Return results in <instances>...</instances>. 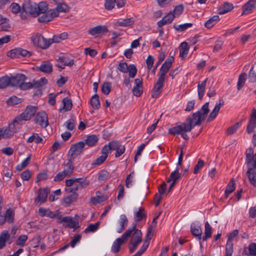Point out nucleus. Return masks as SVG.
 Segmentation results:
<instances>
[{
    "label": "nucleus",
    "mask_w": 256,
    "mask_h": 256,
    "mask_svg": "<svg viewBox=\"0 0 256 256\" xmlns=\"http://www.w3.org/2000/svg\"><path fill=\"white\" fill-rule=\"evenodd\" d=\"M164 81L158 80L152 92V97L157 98L162 92Z\"/></svg>",
    "instance_id": "dca6fc26"
},
{
    "label": "nucleus",
    "mask_w": 256,
    "mask_h": 256,
    "mask_svg": "<svg viewBox=\"0 0 256 256\" xmlns=\"http://www.w3.org/2000/svg\"><path fill=\"white\" fill-rule=\"evenodd\" d=\"M208 78H206L205 80L202 82H200L198 83V96L200 100H202V98L205 92V88L206 86V82L208 80Z\"/></svg>",
    "instance_id": "c85d7f7f"
},
{
    "label": "nucleus",
    "mask_w": 256,
    "mask_h": 256,
    "mask_svg": "<svg viewBox=\"0 0 256 256\" xmlns=\"http://www.w3.org/2000/svg\"><path fill=\"white\" fill-rule=\"evenodd\" d=\"M236 188V183L233 178L231 179L230 182L226 186L224 191V196L227 198L228 195L232 193Z\"/></svg>",
    "instance_id": "7c9ffc66"
},
{
    "label": "nucleus",
    "mask_w": 256,
    "mask_h": 256,
    "mask_svg": "<svg viewBox=\"0 0 256 256\" xmlns=\"http://www.w3.org/2000/svg\"><path fill=\"white\" fill-rule=\"evenodd\" d=\"M32 54V52L22 48H16L8 52V56L12 58H28Z\"/></svg>",
    "instance_id": "6e6552de"
},
{
    "label": "nucleus",
    "mask_w": 256,
    "mask_h": 256,
    "mask_svg": "<svg viewBox=\"0 0 256 256\" xmlns=\"http://www.w3.org/2000/svg\"><path fill=\"white\" fill-rule=\"evenodd\" d=\"M234 8L233 5L228 2H226L221 5L218 9V13L222 14L231 11Z\"/></svg>",
    "instance_id": "b1692460"
},
{
    "label": "nucleus",
    "mask_w": 256,
    "mask_h": 256,
    "mask_svg": "<svg viewBox=\"0 0 256 256\" xmlns=\"http://www.w3.org/2000/svg\"><path fill=\"white\" fill-rule=\"evenodd\" d=\"M241 124L240 122H236L234 125L232 126H230L226 130V134L228 135H231L233 134H234L237 129L238 128V126Z\"/></svg>",
    "instance_id": "6e6d98bb"
},
{
    "label": "nucleus",
    "mask_w": 256,
    "mask_h": 256,
    "mask_svg": "<svg viewBox=\"0 0 256 256\" xmlns=\"http://www.w3.org/2000/svg\"><path fill=\"white\" fill-rule=\"evenodd\" d=\"M50 192V190L48 188H39L38 196L34 200L35 203L42 204L46 202Z\"/></svg>",
    "instance_id": "9b49d317"
},
{
    "label": "nucleus",
    "mask_w": 256,
    "mask_h": 256,
    "mask_svg": "<svg viewBox=\"0 0 256 256\" xmlns=\"http://www.w3.org/2000/svg\"><path fill=\"white\" fill-rule=\"evenodd\" d=\"M36 123L42 127L46 128L48 124V116L46 112H38L35 118Z\"/></svg>",
    "instance_id": "ddd939ff"
},
{
    "label": "nucleus",
    "mask_w": 256,
    "mask_h": 256,
    "mask_svg": "<svg viewBox=\"0 0 256 256\" xmlns=\"http://www.w3.org/2000/svg\"><path fill=\"white\" fill-rule=\"evenodd\" d=\"M180 49V56L182 58H184L188 54L189 47L188 46V44L186 42H182L179 46Z\"/></svg>",
    "instance_id": "72a5a7b5"
},
{
    "label": "nucleus",
    "mask_w": 256,
    "mask_h": 256,
    "mask_svg": "<svg viewBox=\"0 0 256 256\" xmlns=\"http://www.w3.org/2000/svg\"><path fill=\"white\" fill-rule=\"evenodd\" d=\"M128 70L129 76L132 78L135 77L137 72L136 66L134 64H130L128 66Z\"/></svg>",
    "instance_id": "bf43d9fd"
},
{
    "label": "nucleus",
    "mask_w": 256,
    "mask_h": 256,
    "mask_svg": "<svg viewBox=\"0 0 256 256\" xmlns=\"http://www.w3.org/2000/svg\"><path fill=\"white\" fill-rule=\"evenodd\" d=\"M90 104L92 106L98 110L100 106V102L99 100V96L98 94H94L90 98Z\"/></svg>",
    "instance_id": "a19ab883"
},
{
    "label": "nucleus",
    "mask_w": 256,
    "mask_h": 256,
    "mask_svg": "<svg viewBox=\"0 0 256 256\" xmlns=\"http://www.w3.org/2000/svg\"><path fill=\"white\" fill-rule=\"evenodd\" d=\"M62 221L64 223L66 224H64V226L66 228L68 227L70 228H76V225L78 224V222L74 220L73 218L70 216H66L62 218Z\"/></svg>",
    "instance_id": "4be33fe9"
},
{
    "label": "nucleus",
    "mask_w": 256,
    "mask_h": 256,
    "mask_svg": "<svg viewBox=\"0 0 256 256\" xmlns=\"http://www.w3.org/2000/svg\"><path fill=\"white\" fill-rule=\"evenodd\" d=\"M10 80L8 76L0 78V89L5 88L10 86Z\"/></svg>",
    "instance_id": "58836bf2"
},
{
    "label": "nucleus",
    "mask_w": 256,
    "mask_h": 256,
    "mask_svg": "<svg viewBox=\"0 0 256 256\" xmlns=\"http://www.w3.org/2000/svg\"><path fill=\"white\" fill-rule=\"evenodd\" d=\"M128 224V220L124 214H122L120 217V228L118 230V232L119 233L122 232L124 229L125 227L127 226Z\"/></svg>",
    "instance_id": "ea45409f"
},
{
    "label": "nucleus",
    "mask_w": 256,
    "mask_h": 256,
    "mask_svg": "<svg viewBox=\"0 0 256 256\" xmlns=\"http://www.w3.org/2000/svg\"><path fill=\"white\" fill-rule=\"evenodd\" d=\"M4 216L7 222L9 223L12 222L14 218V210L11 208L7 210Z\"/></svg>",
    "instance_id": "49530a36"
},
{
    "label": "nucleus",
    "mask_w": 256,
    "mask_h": 256,
    "mask_svg": "<svg viewBox=\"0 0 256 256\" xmlns=\"http://www.w3.org/2000/svg\"><path fill=\"white\" fill-rule=\"evenodd\" d=\"M135 221L139 222L146 218L147 215L143 207H140L138 210L134 214Z\"/></svg>",
    "instance_id": "c756f323"
},
{
    "label": "nucleus",
    "mask_w": 256,
    "mask_h": 256,
    "mask_svg": "<svg viewBox=\"0 0 256 256\" xmlns=\"http://www.w3.org/2000/svg\"><path fill=\"white\" fill-rule=\"evenodd\" d=\"M48 9V4L46 2H41L36 4L30 0H26L22 5L21 18L24 20L28 15L36 17L42 13L46 12Z\"/></svg>",
    "instance_id": "f257e3e1"
},
{
    "label": "nucleus",
    "mask_w": 256,
    "mask_h": 256,
    "mask_svg": "<svg viewBox=\"0 0 256 256\" xmlns=\"http://www.w3.org/2000/svg\"><path fill=\"white\" fill-rule=\"evenodd\" d=\"M32 118L28 114V112L24 110V112L22 113L18 116L16 117L14 120V122H18L23 120H30Z\"/></svg>",
    "instance_id": "79ce46f5"
},
{
    "label": "nucleus",
    "mask_w": 256,
    "mask_h": 256,
    "mask_svg": "<svg viewBox=\"0 0 256 256\" xmlns=\"http://www.w3.org/2000/svg\"><path fill=\"white\" fill-rule=\"evenodd\" d=\"M62 104H63L62 107L59 109V112H66L71 110L72 106V100L71 99L67 97L64 98L62 100Z\"/></svg>",
    "instance_id": "412c9836"
},
{
    "label": "nucleus",
    "mask_w": 256,
    "mask_h": 256,
    "mask_svg": "<svg viewBox=\"0 0 256 256\" xmlns=\"http://www.w3.org/2000/svg\"><path fill=\"white\" fill-rule=\"evenodd\" d=\"M36 70L45 74H50L52 72L53 66L50 61H42L40 66L36 67Z\"/></svg>",
    "instance_id": "4468645a"
},
{
    "label": "nucleus",
    "mask_w": 256,
    "mask_h": 256,
    "mask_svg": "<svg viewBox=\"0 0 256 256\" xmlns=\"http://www.w3.org/2000/svg\"><path fill=\"white\" fill-rule=\"evenodd\" d=\"M74 160V158H70L68 159V162L66 163V170H64V171H65L66 174H68V176L71 175L74 171V166L72 164V161Z\"/></svg>",
    "instance_id": "c9c22d12"
},
{
    "label": "nucleus",
    "mask_w": 256,
    "mask_h": 256,
    "mask_svg": "<svg viewBox=\"0 0 256 256\" xmlns=\"http://www.w3.org/2000/svg\"><path fill=\"white\" fill-rule=\"evenodd\" d=\"M78 194L74 192L72 194L64 198V202L68 205L72 203L76 202L78 199Z\"/></svg>",
    "instance_id": "f704fd0d"
},
{
    "label": "nucleus",
    "mask_w": 256,
    "mask_h": 256,
    "mask_svg": "<svg viewBox=\"0 0 256 256\" xmlns=\"http://www.w3.org/2000/svg\"><path fill=\"white\" fill-rule=\"evenodd\" d=\"M246 78V73H242L238 76L237 83V89L239 90L244 86Z\"/></svg>",
    "instance_id": "c03bdc74"
},
{
    "label": "nucleus",
    "mask_w": 256,
    "mask_h": 256,
    "mask_svg": "<svg viewBox=\"0 0 256 256\" xmlns=\"http://www.w3.org/2000/svg\"><path fill=\"white\" fill-rule=\"evenodd\" d=\"M76 182L78 183L80 185L81 188H84L88 186L90 182L86 179V178H75Z\"/></svg>",
    "instance_id": "de8ad7c7"
},
{
    "label": "nucleus",
    "mask_w": 256,
    "mask_h": 256,
    "mask_svg": "<svg viewBox=\"0 0 256 256\" xmlns=\"http://www.w3.org/2000/svg\"><path fill=\"white\" fill-rule=\"evenodd\" d=\"M128 66L126 62H120L118 66V70L122 72L126 73L128 71Z\"/></svg>",
    "instance_id": "338daca9"
},
{
    "label": "nucleus",
    "mask_w": 256,
    "mask_h": 256,
    "mask_svg": "<svg viewBox=\"0 0 256 256\" xmlns=\"http://www.w3.org/2000/svg\"><path fill=\"white\" fill-rule=\"evenodd\" d=\"M57 61L63 63L64 65L65 66H73L74 64V60H73L68 61V58L64 56L59 57Z\"/></svg>",
    "instance_id": "864d4df0"
},
{
    "label": "nucleus",
    "mask_w": 256,
    "mask_h": 256,
    "mask_svg": "<svg viewBox=\"0 0 256 256\" xmlns=\"http://www.w3.org/2000/svg\"><path fill=\"white\" fill-rule=\"evenodd\" d=\"M105 200V198L104 196H96V197H92L90 199V202L96 205V204H100L102 202H103Z\"/></svg>",
    "instance_id": "e2e57ef3"
},
{
    "label": "nucleus",
    "mask_w": 256,
    "mask_h": 256,
    "mask_svg": "<svg viewBox=\"0 0 256 256\" xmlns=\"http://www.w3.org/2000/svg\"><path fill=\"white\" fill-rule=\"evenodd\" d=\"M192 26V23H186L178 25L174 24V28L177 31L182 32L191 27Z\"/></svg>",
    "instance_id": "09e8293b"
},
{
    "label": "nucleus",
    "mask_w": 256,
    "mask_h": 256,
    "mask_svg": "<svg viewBox=\"0 0 256 256\" xmlns=\"http://www.w3.org/2000/svg\"><path fill=\"white\" fill-rule=\"evenodd\" d=\"M256 5V1L254 0H250L248 1L242 6V14H248L254 8Z\"/></svg>",
    "instance_id": "393cba45"
},
{
    "label": "nucleus",
    "mask_w": 256,
    "mask_h": 256,
    "mask_svg": "<svg viewBox=\"0 0 256 256\" xmlns=\"http://www.w3.org/2000/svg\"><path fill=\"white\" fill-rule=\"evenodd\" d=\"M10 238L8 230H3L0 234V249L3 248L6 245V242Z\"/></svg>",
    "instance_id": "bb28decb"
},
{
    "label": "nucleus",
    "mask_w": 256,
    "mask_h": 256,
    "mask_svg": "<svg viewBox=\"0 0 256 256\" xmlns=\"http://www.w3.org/2000/svg\"><path fill=\"white\" fill-rule=\"evenodd\" d=\"M220 18L218 16L215 15L209 18L204 24L205 27L208 28H210L214 26L218 21Z\"/></svg>",
    "instance_id": "2f4dec72"
},
{
    "label": "nucleus",
    "mask_w": 256,
    "mask_h": 256,
    "mask_svg": "<svg viewBox=\"0 0 256 256\" xmlns=\"http://www.w3.org/2000/svg\"><path fill=\"white\" fill-rule=\"evenodd\" d=\"M131 235L132 236L130 241L128 248L130 252L133 253L137 248L138 244L142 242V233L140 230L136 229V228Z\"/></svg>",
    "instance_id": "39448f33"
},
{
    "label": "nucleus",
    "mask_w": 256,
    "mask_h": 256,
    "mask_svg": "<svg viewBox=\"0 0 256 256\" xmlns=\"http://www.w3.org/2000/svg\"><path fill=\"white\" fill-rule=\"evenodd\" d=\"M256 126V122L249 120L248 124L246 126V132L248 134H251Z\"/></svg>",
    "instance_id": "680f3d73"
},
{
    "label": "nucleus",
    "mask_w": 256,
    "mask_h": 256,
    "mask_svg": "<svg viewBox=\"0 0 256 256\" xmlns=\"http://www.w3.org/2000/svg\"><path fill=\"white\" fill-rule=\"evenodd\" d=\"M116 0H106L104 4L105 9L108 10H112L115 6Z\"/></svg>",
    "instance_id": "4d7b16f0"
},
{
    "label": "nucleus",
    "mask_w": 256,
    "mask_h": 256,
    "mask_svg": "<svg viewBox=\"0 0 256 256\" xmlns=\"http://www.w3.org/2000/svg\"><path fill=\"white\" fill-rule=\"evenodd\" d=\"M22 102V99L18 98L15 96H12L8 98L6 101L8 105L14 106L20 104Z\"/></svg>",
    "instance_id": "8fccbe9b"
},
{
    "label": "nucleus",
    "mask_w": 256,
    "mask_h": 256,
    "mask_svg": "<svg viewBox=\"0 0 256 256\" xmlns=\"http://www.w3.org/2000/svg\"><path fill=\"white\" fill-rule=\"evenodd\" d=\"M16 122H12L9 124L8 127L0 128V134L4 138H8L12 136L16 132V128L15 126Z\"/></svg>",
    "instance_id": "1a4fd4ad"
},
{
    "label": "nucleus",
    "mask_w": 256,
    "mask_h": 256,
    "mask_svg": "<svg viewBox=\"0 0 256 256\" xmlns=\"http://www.w3.org/2000/svg\"><path fill=\"white\" fill-rule=\"evenodd\" d=\"M174 61V58L173 56H169L164 62L162 64V67L164 68V69L169 70L172 66V64Z\"/></svg>",
    "instance_id": "3c124183"
},
{
    "label": "nucleus",
    "mask_w": 256,
    "mask_h": 256,
    "mask_svg": "<svg viewBox=\"0 0 256 256\" xmlns=\"http://www.w3.org/2000/svg\"><path fill=\"white\" fill-rule=\"evenodd\" d=\"M212 228L209 223L206 222L204 226V235L202 237L204 241L206 240L208 238L212 236Z\"/></svg>",
    "instance_id": "e433bc0d"
},
{
    "label": "nucleus",
    "mask_w": 256,
    "mask_h": 256,
    "mask_svg": "<svg viewBox=\"0 0 256 256\" xmlns=\"http://www.w3.org/2000/svg\"><path fill=\"white\" fill-rule=\"evenodd\" d=\"M248 249L249 250V254H248L246 253V254L256 256V244H250L248 246Z\"/></svg>",
    "instance_id": "774afa93"
},
{
    "label": "nucleus",
    "mask_w": 256,
    "mask_h": 256,
    "mask_svg": "<svg viewBox=\"0 0 256 256\" xmlns=\"http://www.w3.org/2000/svg\"><path fill=\"white\" fill-rule=\"evenodd\" d=\"M174 18L175 15L174 14V12L170 11L168 14L164 16L158 22L157 24L158 27L162 28L164 25L170 24Z\"/></svg>",
    "instance_id": "f3484780"
},
{
    "label": "nucleus",
    "mask_w": 256,
    "mask_h": 256,
    "mask_svg": "<svg viewBox=\"0 0 256 256\" xmlns=\"http://www.w3.org/2000/svg\"><path fill=\"white\" fill-rule=\"evenodd\" d=\"M98 140V137L94 134L88 136L85 140V144L88 146H92L96 144Z\"/></svg>",
    "instance_id": "473e14b6"
},
{
    "label": "nucleus",
    "mask_w": 256,
    "mask_h": 256,
    "mask_svg": "<svg viewBox=\"0 0 256 256\" xmlns=\"http://www.w3.org/2000/svg\"><path fill=\"white\" fill-rule=\"evenodd\" d=\"M187 125L186 123H182V124L174 126L169 130V133L173 135L181 134L182 132H189L190 130H187Z\"/></svg>",
    "instance_id": "a211bd4d"
},
{
    "label": "nucleus",
    "mask_w": 256,
    "mask_h": 256,
    "mask_svg": "<svg viewBox=\"0 0 256 256\" xmlns=\"http://www.w3.org/2000/svg\"><path fill=\"white\" fill-rule=\"evenodd\" d=\"M10 9L12 12L14 14H17L19 12L21 14L22 11V7L21 8L18 4L15 2H13L10 4Z\"/></svg>",
    "instance_id": "603ef678"
},
{
    "label": "nucleus",
    "mask_w": 256,
    "mask_h": 256,
    "mask_svg": "<svg viewBox=\"0 0 256 256\" xmlns=\"http://www.w3.org/2000/svg\"><path fill=\"white\" fill-rule=\"evenodd\" d=\"M38 108L32 106H28L26 108L25 110L28 112V114L32 118L36 113Z\"/></svg>",
    "instance_id": "052dcab7"
},
{
    "label": "nucleus",
    "mask_w": 256,
    "mask_h": 256,
    "mask_svg": "<svg viewBox=\"0 0 256 256\" xmlns=\"http://www.w3.org/2000/svg\"><path fill=\"white\" fill-rule=\"evenodd\" d=\"M32 43L36 46L43 50L48 48L51 44L50 38H44L41 34L37 33L30 37Z\"/></svg>",
    "instance_id": "423d86ee"
},
{
    "label": "nucleus",
    "mask_w": 256,
    "mask_h": 256,
    "mask_svg": "<svg viewBox=\"0 0 256 256\" xmlns=\"http://www.w3.org/2000/svg\"><path fill=\"white\" fill-rule=\"evenodd\" d=\"M248 80L250 82H256V73L254 70V66L250 68L248 75Z\"/></svg>",
    "instance_id": "13d9d810"
},
{
    "label": "nucleus",
    "mask_w": 256,
    "mask_h": 256,
    "mask_svg": "<svg viewBox=\"0 0 256 256\" xmlns=\"http://www.w3.org/2000/svg\"><path fill=\"white\" fill-rule=\"evenodd\" d=\"M136 227V224H133L132 229L127 230L120 238H118L113 243L112 251L114 253H118L120 250L121 246L124 243L126 238L131 236L133 230Z\"/></svg>",
    "instance_id": "20e7f679"
},
{
    "label": "nucleus",
    "mask_w": 256,
    "mask_h": 256,
    "mask_svg": "<svg viewBox=\"0 0 256 256\" xmlns=\"http://www.w3.org/2000/svg\"><path fill=\"white\" fill-rule=\"evenodd\" d=\"M108 30L105 26H98L90 28L88 33L92 36L108 32Z\"/></svg>",
    "instance_id": "aec40b11"
},
{
    "label": "nucleus",
    "mask_w": 256,
    "mask_h": 256,
    "mask_svg": "<svg viewBox=\"0 0 256 256\" xmlns=\"http://www.w3.org/2000/svg\"><path fill=\"white\" fill-rule=\"evenodd\" d=\"M180 174L179 172V169L176 168L174 172H172L170 174L169 178L167 180V182L172 181V182L176 183V180L180 178Z\"/></svg>",
    "instance_id": "4c0bfd02"
},
{
    "label": "nucleus",
    "mask_w": 256,
    "mask_h": 256,
    "mask_svg": "<svg viewBox=\"0 0 256 256\" xmlns=\"http://www.w3.org/2000/svg\"><path fill=\"white\" fill-rule=\"evenodd\" d=\"M26 78V76L24 74H17L14 76L10 77V86L20 88L22 82H24Z\"/></svg>",
    "instance_id": "2eb2a0df"
},
{
    "label": "nucleus",
    "mask_w": 256,
    "mask_h": 256,
    "mask_svg": "<svg viewBox=\"0 0 256 256\" xmlns=\"http://www.w3.org/2000/svg\"><path fill=\"white\" fill-rule=\"evenodd\" d=\"M111 91V84L109 82H105L102 88V92L104 94L108 95Z\"/></svg>",
    "instance_id": "5fc2aeb1"
},
{
    "label": "nucleus",
    "mask_w": 256,
    "mask_h": 256,
    "mask_svg": "<svg viewBox=\"0 0 256 256\" xmlns=\"http://www.w3.org/2000/svg\"><path fill=\"white\" fill-rule=\"evenodd\" d=\"M209 102H206L202 107L200 110L193 113L186 118V130H192L196 126H200L202 122L206 118L207 114L209 112Z\"/></svg>",
    "instance_id": "f03ea898"
},
{
    "label": "nucleus",
    "mask_w": 256,
    "mask_h": 256,
    "mask_svg": "<svg viewBox=\"0 0 256 256\" xmlns=\"http://www.w3.org/2000/svg\"><path fill=\"white\" fill-rule=\"evenodd\" d=\"M224 104V100L222 99L219 100L218 102L216 103L213 110L210 114L207 120L208 122H210L212 121L214 118H216L221 106H223Z\"/></svg>",
    "instance_id": "6ab92c4d"
},
{
    "label": "nucleus",
    "mask_w": 256,
    "mask_h": 256,
    "mask_svg": "<svg viewBox=\"0 0 256 256\" xmlns=\"http://www.w3.org/2000/svg\"><path fill=\"white\" fill-rule=\"evenodd\" d=\"M190 228L192 234L196 237H198L199 239H200L202 234L200 226L198 224L193 223L191 224Z\"/></svg>",
    "instance_id": "cd10ccee"
},
{
    "label": "nucleus",
    "mask_w": 256,
    "mask_h": 256,
    "mask_svg": "<svg viewBox=\"0 0 256 256\" xmlns=\"http://www.w3.org/2000/svg\"><path fill=\"white\" fill-rule=\"evenodd\" d=\"M64 125L68 130H72L75 128L74 119L70 118L64 123Z\"/></svg>",
    "instance_id": "69168bd1"
},
{
    "label": "nucleus",
    "mask_w": 256,
    "mask_h": 256,
    "mask_svg": "<svg viewBox=\"0 0 256 256\" xmlns=\"http://www.w3.org/2000/svg\"><path fill=\"white\" fill-rule=\"evenodd\" d=\"M134 22V19L133 18L123 19L121 21H117L114 24V26H132Z\"/></svg>",
    "instance_id": "5701e85b"
},
{
    "label": "nucleus",
    "mask_w": 256,
    "mask_h": 256,
    "mask_svg": "<svg viewBox=\"0 0 256 256\" xmlns=\"http://www.w3.org/2000/svg\"><path fill=\"white\" fill-rule=\"evenodd\" d=\"M254 150L249 148L246 152V164L248 167L246 175L251 184L256 187V153Z\"/></svg>",
    "instance_id": "7ed1b4c3"
},
{
    "label": "nucleus",
    "mask_w": 256,
    "mask_h": 256,
    "mask_svg": "<svg viewBox=\"0 0 256 256\" xmlns=\"http://www.w3.org/2000/svg\"><path fill=\"white\" fill-rule=\"evenodd\" d=\"M42 14H43L38 18V22L40 23H47L56 17V13L54 10L51 9Z\"/></svg>",
    "instance_id": "f8f14e48"
},
{
    "label": "nucleus",
    "mask_w": 256,
    "mask_h": 256,
    "mask_svg": "<svg viewBox=\"0 0 256 256\" xmlns=\"http://www.w3.org/2000/svg\"><path fill=\"white\" fill-rule=\"evenodd\" d=\"M204 165V162L203 160L201 159H199L198 162V164L195 166L194 170V174H198L200 169L202 168Z\"/></svg>",
    "instance_id": "0e129e2a"
},
{
    "label": "nucleus",
    "mask_w": 256,
    "mask_h": 256,
    "mask_svg": "<svg viewBox=\"0 0 256 256\" xmlns=\"http://www.w3.org/2000/svg\"><path fill=\"white\" fill-rule=\"evenodd\" d=\"M100 222H98L95 224H90L87 228L84 230V232L87 234L88 232H96L99 228Z\"/></svg>",
    "instance_id": "37998d69"
},
{
    "label": "nucleus",
    "mask_w": 256,
    "mask_h": 256,
    "mask_svg": "<svg viewBox=\"0 0 256 256\" xmlns=\"http://www.w3.org/2000/svg\"><path fill=\"white\" fill-rule=\"evenodd\" d=\"M84 146L85 143L82 141L72 144L70 148V151L72 152L70 157L74 159L76 157L82 153V150Z\"/></svg>",
    "instance_id": "9d476101"
},
{
    "label": "nucleus",
    "mask_w": 256,
    "mask_h": 256,
    "mask_svg": "<svg viewBox=\"0 0 256 256\" xmlns=\"http://www.w3.org/2000/svg\"><path fill=\"white\" fill-rule=\"evenodd\" d=\"M238 230H234L229 234L228 240L226 245V256H232L233 253L234 244L232 240L238 236Z\"/></svg>",
    "instance_id": "0eeeda50"
},
{
    "label": "nucleus",
    "mask_w": 256,
    "mask_h": 256,
    "mask_svg": "<svg viewBox=\"0 0 256 256\" xmlns=\"http://www.w3.org/2000/svg\"><path fill=\"white\" fill-rule=\"evenodd\" d=\"M42 141V138H40L38 134L33 133L32 135L30 136L26 140L27 142H35L36 144H38Z\"/></svg>",
    "instance_id": "a18cd8bd"
},
{
    "label": "nucleus",
    "mask_w": 256,
    "mask_h": 256,
    "mask_svg": "<svg viewBox=\"0 0 256 256\" xmlns=\"http://www.w3.org/2000/svg\"><path fill=\"white\" fill-rule=\"evenodd\" d=\"M51 10H54L56 13V17H57L58 16L60 12H68L70 10V7L66 3H59L56 8Z\"/></svg>",
    "instance_id": "a878e982"
}]
</instances>
